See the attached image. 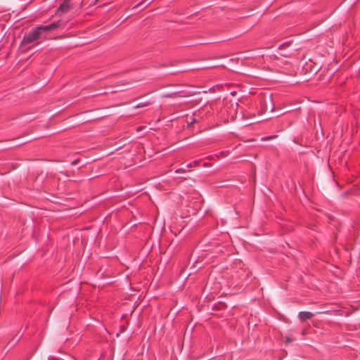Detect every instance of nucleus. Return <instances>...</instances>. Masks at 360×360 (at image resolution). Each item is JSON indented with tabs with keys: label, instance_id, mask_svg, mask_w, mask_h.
Segmentation results:
<instances>
[{
	"label": "nucleus",
	"instance_id": "f257e3e1",
	"mask_svg": "<svg viewBox=\"0 0 360 360\" xmlns=\"http://www.w3.org/2000/svg\"><path fill=\"white\" fill-rule=\"evenodd\" d=\"M59 24H49L45 26H39L33 29L29 33L25 34L21 45L25 46L37 40L47 39L46 32L58 27Z\"/></svg>",
	"mask_w": 360,
	"mask_h": 360
},
{
	"label": "nucleus",
	"instance_id": "f03ea898",
	"mask_svg": "<svg viewBox=\"0 0 360 360\" xmlns=\"http://www.w3.org/2000/svg\"><path fill=\"white\" fill-rule=\"evenodd\" d=\"M74 9L73 4L71 0H63V3L60 5L56 11V14L61 16L63 14L69 13Z\"/></svg>",
	"mask_w": 360,
	"mask_h": 360
},
{
	"label": "nucleus",
	"instance_id": "7ed1b4c3",
	"mask_svg": "<svg viewBox=\"0 0 360 360\" xmlns=\"http://www.w3.org/2000/svg\"><path fill=\"white\" fill-rule=\"evenodd\" d=\"M19 15H20L19 13H16L15 15V17L12 19L11 13H0V21L4 22H8V21H10V20H14V22H17L19 20L25 18L24 17L16 18Z\"/></svg>",
	"mask_w": 360,
	"mask_h": 360
},
{
	"label": "nucleus",
	"instance_id": "20e7f679",
	"mask_svg": "<svg viewBox=\"0 0 360 360\" xmlns=\"http://www.w3.org/2000/svg\"><path fill=\"white\" fill-rule=\"evenodd\" d=\"M314 314L309 311H300L298 314V318L301 322H304L314 316Z\"/></svg>",
	"mask_w": 360,
	"mask_h": 360
},
{
	"label": "nucleus",
	"instance_id": "39448f33",
	"mask_svg": "<svg viewBox=\"0 0 360 360\" xmlns=\"http://www.w3.org/2000/svg\"><path fill=\"white\" fill-rule=\"evenodd\" d=\"M150 3V1H148L147 0H143L141 2L136 4L134 5L132 8L133 10L135 11H139L143 10L145 8H146Z\"/></svg>",
	"mask_w": 360,
	"mask_h": 360
},
{
	"label": "nucleus",
	"instance_id": "423d86ee",
	"mask_svg": "<svg viewBox=\"0 0 360 360\" xmlns=\"http://www.w3.org/2000/svg\"><path fill=\"white\" fill-rule=\"evenodd\" d=\"M200 161L199 160H195L193 162H191L189 164L187 165V167L188 168H191V167H198L200 165Z\"/></svg>",
	"mask_w": 360,
	"mask_h": 360
},
{
	"label": "nucleus",
	"instance_id": "0eeeda50",
	"mask_svg": "<svg viewBox=\"0 0 360 360\" xmlns=\"http://www.w3.org/2000/svg\"><path fill=\"white\" fill-rule=\"evenodd\" d=\"M276 136H266V137H263L262 138V140L264 141V140H270V139H272L274 138H275Z\"/></svg>",
	"mask_w": 360,
	"mask_h": 360
},
{
	"label": "nucleus",
	"instance_id": "6e6552de",
	"mask_svg": "<svg viewBox=\"0 0 360 360\" xmlns=\"http://www.w3.org/2000/svg\"><path fill=\"white\" fill-rule=\"evenodd\" d=\"M290 43H286V44H283L279 46V49H284L285 46H289Z\"/></svg>",
	"mask_w": 360,
	"mask_h": 360
},
{
	"label": "nucleus",
	"instance_id": "1a4fd4ad",
	"mask_svg": "<svg viewBox=\"0 0 360 360\" xmlns=\"http://www.w3.org/2000/svg\"><path fill=\"white\" fill-rule=\"evenodd\" d=\"M186 170L182 169V168H180V169H178L175 171L176 173H183V172H185Z\"/></svg>",
	"mask_w": 360,
	"mask_h": 360
},
{
	"label": "nucleus",
	"instance_id": "9d476101",
	"mask_svg": "<svg viewBox=\"0 0 360 360\" xmlns=\"http://www.w3.org/2000/svg\"><path fill=\"white\" fill-rule=\"evenodd\" d=\"M78 162H79V160H73V161L71 162V165H77V164H78Z\"/></svg>",
	"mask_w": 360,
	"mask_h": 360
},
{
	"label": "nucleus",
	"instance_id": "9b49d317",
	"mask_svg": "<svg viewBox=\"0 0 360 360\" xmlns=\"http://www.w3.org/2000/svg\"><path fill=\"white\" fill-rule=\"evenodd\" d=\"M290 338H286V342H290Z\"/></svg>",
	"mask_w": 360,
	"mask_h": 360
},
{
	"label": "nucleus",
	"instance_id": "f8f14e48",
	"mask_svg": "<svg viewBox=\"0 0 360 360\" xmlns=\"http://www.w3.org/2000/svg\"><path fill=\"white\" fill-rule=\"evenodd\" d=\"M323 311H321V314H323ZM318 314H320V312H318Z\"/></svg>",
	"mask_w": 360,
	"mask_h": 360
}]
</instances>
